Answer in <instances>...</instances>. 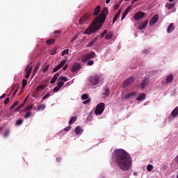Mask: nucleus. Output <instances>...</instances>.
I'll return each instance as SVG.
<instances>
[{"mask_svg": "<svg viewBox=\"0 0 178 178\" xmlns=\"http://www.w3.org/2000/svg\"><path fill=\"white\" fill-rule=\"evenodd\" d=\"M130 10H131V6H128L125 10L122 13V14L125 15V16H127V15H129V13H130Z\"/></svg>", "mask_w": 178, "mask_h": 178, "instance_id": "nucleus-25", "label": "nucleus"}, {"mask_svg": "<svg viewBox=\"0 0 178 178\" xmlns=\"http://www.w3.org/2000/svg\"><path fill=\"white\" fill-rule=\"evenodd\" d=\"M144 16H145V13L143 11H139L134 15V19L136 20V22H137V20H140V19H143Z\"/></svg>", "mask_w": 178, "mask_h": 178, "instance_id": "nucleus-7", "label": "nucleus"}, {"mask_svg": "<svg viewBox=\"0 0 178 178\" xmlns=\"http://www.w3.org/2000/svg\"><path fill=\"white\" fill-rule=\"evenodd\" d=\"M40 64H37L35 69L33 70V74H32V77H34L35 74H37V72H38V69H40Z\"/></svg>", "mask_w": 178, "mask_h": 178, "instance_id": "nucleus-23", "label": "nucleus"}, {"mask_svg": "<svg viewBox=\"0 0 178 178\" xmlns=\"http://www.w3.org/2000/svg\"><path fill=\"white\" fill-rule=\"evenodd\" d=\"M99 81H101V76L99 75L95 74L91 76L89 79V84L91 86V87L97 86V84L99 83Z\"/></svg>", "mask_w": 178, "mask_h": 178, "instance_id": "nucleus-3", "label": "nucleus"}, {"mask_svg": "<svg viewBox=\"0 0 178 178\" xmlns=\"http://www.w3.org/2000/svg\"><path fill=\"white\" fill-rule=\"evenodd\" d=\"M130 10H131V6H128L125 10L122 13V14L125 15V16H127V15H129V13H130Z\"/></svg>", "mask_w": 178, "mask_h": 178, "instance_id": "nucleus-28", "label": "nucleus"}, {"mask_svg": "<svg viewBox=\"0 0 178 178\" xmlns=\"http://www.w3.org/2000/svg\"><path fill=\"white\" fill-rule=\"evenodd\" d=\"M111 94V89L109 88H105L104 92H103V95H105L106 97H108Z\"/></svg>", "mask_w": 178, "mask_h": 178, "instance_id": "nucleus-32", "label": "nucleus"}, {"mask_svg": "<svg viewBox=\"0 0 178 178\" xmlns=\"http://www.w3.org/2000/svg\"><path fill=\"white\" fill-rule=\"evenodd\" d=\"M26 86H27V80L23 79L22 80V88H24V87H26Z\"/></svg>", "mask_w": 178, "mask_h": 178, "instance_id": "nucleus-48", "label": "nucleus"}, {"mask_svg": "<svg viewBox=\"0 0 178 178\" xmlns=\"http://www.w3.org/2000/svg\"><path fill=\"white\" fill-rule=\"evenodd\" d=\"M172 81H173V74H170L167 76L165 78V83H172Z\"/></svg>", "mask_w": 178, "mask_h": 178, "instance_id": "nucleus-19", "label": "nucleus"}, {"mask_svg": "<svg viewBox=\"0 0 178 178\" xmlns=\"http://www.w3.org/2000/svg\"><path fill=\"white\" fill-rule=\"evenodd\" d=\"M148 83H149V79H148V77H145L140 83L141 90H144L148 86Z\"/></svg>", "mask_w": 178, "mask_h": 178, "instance_id": "nucleus-9", "label": "nucleus"}, {"mask_svg": "<svg viewBox=\"0 0 178 178\" xmlns=\"http://www.w3.org/2000/svg\"><path fill=\"white\" fill-rule=\"evenodd\" d=\"M97 41V38L93 39L91 42H88L87 44V47L90 48V47H92L94 45V43Z\"/></svg>", "mask_w": 178, "mask_h": 178, "instance_id": "nucleus-35", "label": "nucleus"}, {"mask_svg": "<svg viewBox=\"0 0 178 178\" xmlns=\"http://www.w3.org/2000/svg\"><path fill=\"white\" fill-rule=\"evenodd\" d=\"M119 8H120V4L116 3V4L114 6L113 9H114L115 10H118V9H119Z\"/></svg>", "mask_w": 178, "mask_h": 178, "instance_id": "nucleus-54", "label": "nucleus"}, {"mask_svg": "<svg viewBox=\"0 0 178 178\" xmlns=\"http://www.w3.org/2000/svg\"><path fill=\"white\" fill-rule=\"evenodd\" d=\"M32 108H33V105L28 106H26V107L24 109V111H25V112H29V111L31 110Z\"/></svg>", "mask_w": 178, "mask_h": 178, "instance_id": "nucleus-40", "label": "nucleus"}, {"mask_svg": "<svg viewBox=\"0 0 178 178\" xmlns=\"http://www.w3.org/2000/svg\"><path fill=\"white\" fill-rule=\"evenodd\" d=\"M147 26H148V20H146L145 22H143L142 24H140L138 29V30H143V29H145V27H147Z\"/></svg>", "mask_w": 178, "mask_h": 178, "instance_id": "nucleus-14", "label": "nucleus"}, {"mask_svg": "<svg viewBox=\"0 0 178 178\" xmlns=\"http://www.w3.org/2000/svg\"><path fill=\"white\" fill-rule=\"evenodd\" d=\"M165 7L168 10H170V9H173L175 8V3H167Z\"/></svg>", "mask_w": 178, "mask_h": 178, "instance_id": "nucleus-31", "label": "nucleus"}, {"mask_svg": "<svg viewBox=\"0 0 178 178\" xmlns=\"http://www.w3.org/2000/svg\"><path fill=\"white\" fill-rule=\"evenodd\" d=\"M172 31H175V24L171 23L167 29V33H170Z\"/></svg>", "mask_w": 178, "mask_h": 178, "instance_id": "nucleus-15", "label": "nucleus"}, {"mask_svg": "<svg viewBox=\"0 0 178 178\" xmlns=\"http://www.w3.org/2000/svg\"><path fill=\"white\" fill-rule=\"evenodd\" d=\"M100 12H101V6H97L95 9V11L93 13L94 16H98Z\"/></svg>", "mask_w": 178, "mask_h": 178, "instance_id": "nucleus-21", "label": "nucleus"}, {"mask_svg": "<svg viewBox=\"0 0 178 178\" xmlns=\"http://www.w3.org/2000/svg\"><path fill=\"white\" fill-rule=\"evenodd\" d=\"M10 133V131L9 129H6L3 134L4 137L6 138V137L9 136Z\"/></svg>", "mask_w": 178, "mask_h": 178, "instance_id": "nucleus-43", "label": "nucleus"}, {"mask_svg": "<svg viewBox=\"0 0 178 178\" xmlns=\"http://www.w3.org/2000/svg\"><path fill=\"white\" fill-rule=\"evenodd\" d=\"M47 88V85H40L36 88V92H38V91H42V90H44Z\"/></svg>", "mask_w": 178, "mask_h": 178, "instance_id": "nucleus-22", "label": "nucleus"}, {"mask_svg": "<svg viewBox=\"0 0 178 178\" xmlns=\"http://www.w3.org/2000/svg\"><path fill=\"white\" fill-rule=\"evenodd\" d=\"M104 111H105V103H99L95 111V115H102Z\"/></svg>", "mask_w": 178, "mask_h": 178, "instance_id": "nucleus-4", "label": "nucleus"}, {"mask_svg": "<svg viewBox=\"0 0 178 178\" xmlns=\"http://www.w3.org/2000/svg\"><path fill=\"white\" fill-rule=\"evenodd\" d=\"M72 128L70 127H65V129H64V130H65V131H70V129H71Z\"/></svg>", "mask_w": 178, "mask_h": 178, "instance_id": "nucleus-59", "label": "nucleus"}, {"mask_svg": "<svg viewBox=\"0 0 178 178\" xmlns=\"http://www.w3.org/2000/svg\"><path fill=\"white\" fill-rule=\"evenodd\" d=\"M136 95H137V92H132L127 94L125 96L124 99H129V98H133V97H136Z\"/></svg>", "mask_w": 178, "mask_h": 178, "instance_id": "nucleus-17", "label": "nucleus"}, {"mask_svg": "<svg viewBox=\"0 0 178 178\" xmlns=\"http://www.w3.org/2000/svg\"><path fill=\"white\" fill-rule=\"evenodd\" d=\"M60 90V88H59L58 86H56L54 88V92H58V90Z\"/></svg>", "mask_w": 178, "mask_h": 178, "instance_id": "nucleus-57", "label": "nucleus"}, {"mask_svg": "<svg viewBox=\"0 0 178 178\" xmlns=\"http://www.w3.org/2000/svg\"><path fill=\"white\" fill-rule=\"evenodd\" d=\"M152 169H154V166L151 164H149L147 167V170L148 172H152Z\"/></svg>", "mask_w": 178, "mask_h": 178, "instance_id": "nucleus-41", "label": "nucleus"}, {"mask_svg": "<svg viewBox=\"0 0 178 178\" xmlns=\"http://www.w3.org/2000/svg\"><path fill=\"white\" fill-rule=\"evenodd\" d=\"M32 115V113L30 111H26L25 115H24V118L25 119H29V118H31Z\"/></svg>", "mask_w": 178, "mask_h": 178, "instance_id": "nucleus-38", "label": "nucleus"}, {"mask_svg": "<svg viewBox=\"0 0 178 178\" xmlns=\"http://www.w3.org/2000/svg\"><path fill=\"white\" fill-rule=\"evenodd\" d=\"M113 35V32H109L105 36L106 40H112V36Z\"/></svg>", "mask_w": 178, "mask_h": 178, "instance_id": "nucleus-30", "label": "nucleus"}, {"mask_svg": "<svg viewBox=\"0 0 178 178\" xmlns=\"http://www.w3.org/2000/svg\"><path fill=\"white\" fill-rule=\"evenodd\" d=\"M77 37H79L77 35L73 37L71 40V42H73V41H76V40H77Z\"/></svg>", "mask_w": 178, "mask_h": 178, "instance_id": "nucleus-58", "label": "nucleus"}, {"mask_svg": "<svg viewBox=\"0 0 178 178\" xmlns=\"http://www.w3.org/2000/svg\"><path fill=\"white\" fill-rule=\"evenodd\" d=\"M49 97H51V94L47 93L42 98V101H45V99H48V98H49Z\"/></svg>", "mask_w": 178, "mask_h": 178, "instance_id": "nucleus-42", "label": "nucleus"}, {"mask_svg": "<svg viewBox=\"0 0 178 178\" xmlns=\"http://www.w3.org/2000/svg\"><path fill=\"white\" fill-rule=\"evenodd\" d=\"M62 33V31H55L54 34H60Z\"/></svg>", "mask_w": 178, "mask_h": 178, "instance_id": "nucleus-60", "label": "nucleus"}, {"mask_svg": "<svg viewBox=\"0 0 178 178\" xmlns=\"http://www.w3.org/2000/svg\"><path fill=\"white\" fill-rule=\"evenodd\" d=\"M90 16L91 14L90 13L85 14L82 17L79 19V24L83 26V24H84V23H86V22L90 19Z\"/></svg>", "mask_w": 178, "mask_h": 178, "instance_id": "nucleus-6", "label": "nucleus"}, {"mask_svg": "<svg viewBox=\"0 0 178 178\" xmlns=\"http://www.w3.org/2000/svg\"><path fill=\"white\" fill-rule=\"evenodd\" d=\"M55 42V39L51 38V39H49L47 40L46 44H47V45H52V44H54Z\"/></svg>", "mask_w": 178, "mask_h": 178, "instance_id": "nucleus-33", "label": "nucleus"}, {"mask_svg": "<svg viewBox=\"0 0 178 178\" xmlns=\"http://www.w3.org/2000/svg\"><path fill=\"white\" fill-rule=\"evenodd\" d=\"M126 16L127 15H125V14L122 13L121 20H123L124 19V17H126Z\"/></svg>", "mask_w": 178, "mask_h": 178, "instance_id": "nucleus-64", "label": "nucleus"}, {"mask_svg": "<svg viewBox=\"0 0 178 178\" xmlns=\"http://www.w3.org/2000/svg\"><path fill=\"white\" fill-rule=\"evenodd\" d=\"M130 10H131V6H128L125 10L122 13V14L125 15V16H127V15H129V13H130Z\"/></svg>", "mask_w": 178, "mask_h": 178, "instance_id": "nucleus-29", "label": "nucleus"}, {"mask_svg": "<svg viewBox=\"0 0 178 178\" xmlns=\"http://www.w3.org/2000/svg\"><path fill=\"white\" fill-rule=\"evenodd\" d=\"M171 116L172 118H177L178 116V106L176 107L171 113Z\"/></svg>", "mask_w": 178, "mask_h": 178, "instance_id": "nucleus-20", "label": "nucleus"}, {"mask_svg": "<svg viewBox=\"0 0 178 178\" xmlns=\"http://www.w3.org/2000/svg\"><path fill=\"white\" fill-rule=\"evenodd\" d=\"M130 10H131V6H128L125 10L122 13V14L125 15V16H127V15H129V13H130Z\"/></svg>", "mask_w": 178, "mask_h": 178, "instance_id": "nucleus-27", "label": "nucleus"}, {"mask_svg": "<svg viewBox=\"0 0 178 178\" xmlns=\"http://www.w3.org/2000/svg\"><path fill=\"white\" fill-rule=\"evenodd\" d=\"M63 84H65V83H63V81H60L58 82L57 87H59V88H62V87H63Z\"/></svg>", "mask_w": 178, "mask_h": 178, "instance_id": "nucleus-44", "label": "nucleus"}, {"mask_svg": "<svg viewBox=\"0 0 178 178\" xmlns=\"http://www.w3.org/2000/svg\"><path fill=\"white\" fill-rule=\"evenodd\" d=\"M133 83H134V77L131 76L124 81L122 86L127 87L130 84H133Z\"/></svg>", "mask_w": 178, "mask_h": 178, "instance_id": "nucleus-8", "label": "nucleus"}, {"mask_svg": "<svg viewBox=\"0 0 178 178\" xmlns=\"http://www.w3.org/2000/svg\"><path fill=\"white\" fill-rule=\"evenodd\" d=\"M9 103V97H6V99L4 100V104L8 105Z\"/></svg>", "mask_w": 178, "mask_h": 178, "instance_id": "nucleus-56", "label": "nucleus"}, {"mask_svg": "<svg viewBox=\"0 0 178 178\" xmlns=\"http://www.w3.org/2000/svg\"><path fill=\"white\" fill-rule=\"evenodd\" d=\"M145 99V93H141L138 95V97L136 98L137 101H143V99Z\"/></svg>", "mask_w": 178, "mask_h": 178, "instance_id": "nucleus-24", "label": "nucleus"}, {"mask_svg": "<svg viewBox=\"0 0 178 178\" xmlns=\"http://www.w3.org/2000/svg\"><path fill=\"white\" fill-rule=\"evenodd\" d=\"M58 77H59V72L56 73L50 81L51 84H54L56 80H58Z\"/></svg>", "mask_w": 178, "mask_h": 178, "instance_id": "nucleus-18", "label": "nucleus"}, {"mask_svg": "<svg viewBox=\"0 0 178 178\" xmlns=\"http://www.w3.org/2000/svg\"><path fill=\"white\" fill-rule=\"evenodd\" d=\"M87 65H88V66H92V65H94V60H88L87 63Z\"/></svg>", "mask_w": 178, "mask_h": 178, "instance_id": "nucleus-51", "label": "nucleus"}, {"mask_svg": "<svg viewBox=\"0 0 178 178\" xmlns=\"http://www.w3.org/2000/svg\"><path fill=\"white\" fill-rule=\"evenodd\" d=\"M49 69V65H47L43 69L42 72L45 73L47 70Z\"/></svg>", "mask_w": 178, "mask_h": 178, "instance_id": "nucleus-55", "label": "nucleus"}, {"mask_svg": "<svg viewBox=\"0 0 178 178\" xmlns=\"http://www.w3.org/2000/svg\"><path fill=\"white\" fill-rule=\"evenodd\" d=\"M45 109V105L41 104L39 105L37 108V111H44Z\"/></svg>", "mask_w": 178, "mask_h": 178, "instance_id": "nucleus-36", "label": "nucleus"}, {"mask_svg": "<svg viewBox=\"0 0 178 178\" xmlns=\"http://www.w3.org/2000/svg\"><path fill=\"white\" fill-rule=\"evenodd\" d=\"M66 69H67V64H66V65L63 67V70L65 72V70H66Z\"/></svg>", "mask_w": 178, "mask_h": 178, "instance_id": "nucleus-63", "label": "nucleus"}, {"mask_svg": "<svg viewBox=\"0 0 178 178\" xmlns=\"http://www.w3.org/2000/svg\"><path fill=\"white\" fill-rule=\"evenodd\" d=\"M76 120H77V118L76 117H72L69 121V124H73V123H74V122H76Z\"/></svg>", "mask_w": 178, "mask_h": 178, "instance_id": "nucleus-34", "label": "nucleus"}, {"mask_svg": "<svg viewBox=\"0 0 178 178\" xmlns=\"http://www.w3.org/2000/svg\"><path fill=\"white\" fill-rule=\"evenodd\" d=\"M83 130L81 129V127H80V126H77L74 130L76 136H79V135L81 134V133H83Z\"/></svg>", "mask_w": 178, "mask_h": 178, "instance_id": "nucleus-16", "label": "nucleus"}, {"mask_svg": "<svg viewBox=\"0 0 178 178\" xmlns=\"http://www.w3.org/2000/svg\"><path fill=\"white\" fill-rule=\"evenodd\" d=\"M66 63V60H62L60 64H58V65H56L53 71L55 72H58V70H59V69H61Z\"/></svg>", "mask_w": 178, "mask_h": 178, "instance_id": "nucleus-13", "label": "nucleus"}, {"mask_svg": "<svg viewBox=\"0 0 178 178\" xmlns=\"http://www.w3.org/2000/svg\"><path fill=\"white\" fill-rule=\"evenodd\" d=\"M17 105H19V102H15L13 105H12L10 108V111H12V109H13V108H15V106H17Z\"/></svg>", "mask_w": 178, "mask_h": 178, "instance_id": "nucleus-46", "label": "nucleus"}, {"mask_svg": "<svg viewBox=\"0 0 178 178\" xmlns=\"http://www.w3.org/2000/svg\"><path fill=\"white\" fill-rule=\"evenodd\" d=\"M97 54H95V52L90 51L82 57V62H87V60H90V59H93V58H95Z\"/></svg>", "mask_w": 178, "mask_h": 178, "instance_id": "nucleus-5", "label": "nucleus"}, {"mask_svg": "<svg viewBox=\"0 0 178 178\" xmlns=\"http://www.w3.org/2000/svg\"><path fill=\"white\" fill-rule=\"evenodd\" d=\"M130 10H131V6H128L125 10L122 13V14L125 15V16H127V15H129V13H130Z\"/></svg>", "mask_w": 178, "mask_h": 178, "instance_id": "nucleus-26", "label": "nucleus"}, {"mask_svg": "<svg viewBox=\"0 0 178 178\" xmlns=\"http://www.w3.org/2000/svg\"><path fill=\"white\" fill-rule=\"evenodd\" d=\"M108 13L109 10H108V8L104 7L99 15L92 22V24L86 29L84 34H88V35H90L91 33L98 31V30H99L102 26H104V23H105V20H106Z\"/></svg>", "mask_w": 178, "mask_h": 178, "instance_id": "nucleus-2", "label": "nucleus"}, {"mask_svg": "<svg viewBox=\"0 0 178 178\" xmlns=\"http://www.w3.org/2000/svg\"><path fill=\"white\" fill-rule=\"evenodd\" d=\"M81 67V65H80V63H75L71 69L72 73H75V72H77V70H80Z\"/></svg>", "mask_w": 178, "mask_h": 178, "instance_id": "nucleus-12", "label": "nucleus"}, {"mask_svg": "<svg viewBox=\"0 0 178 178\" xmlns=\"http://www.w3.org/2000/svg\"><path fill=\"white\" fill-rule=\"evenodd\" d=\"M22 124H23V120L22 119H19V120H17L16 122H15L16 126H22Z\"/></svg>", "mask_w": 178, "mask_h": 178, "instance_id": "nucleus-37", "label": "nucleus"}, {"mask_svg": "<svg viewBox=\"0 0 178 178\" xmlns=\"http://www.w3.org/2000/svg\"><path fill=\"white\" fill-rule=\"evenodd\" d=\"M17 105H19V102H15L13 105H12L10 108V111H12V109H13V108H15V106H17Z\"/></svg>", "mask_w": 178, "mask_h": 178, "instance_id": "nucleus-45", "label": "nucleus"}, {"mask_svg": "<svg viewBox=\"0 0 178 178\" xmlns=\"http://www.w3.org/2000/svg\"><path fill=\"white\" fill-rule=\"evenodd\" d=\"M69 55V49H65L64 51H63L62 52V56H65V55Z\"/></svg>", "mask_w": 178, "mask_h": 178, "instance_id": "nucleus-47", "label": "nucleus"}, {"mask_svg": "<svg viewBox=\"0 0 178 178\" xmlns=\"http://www.w3.org/2000/svg\"><path fill=\"white\" fill-rule=\"evenodd\" d=\"M49 54L50 55H55V54H56V49H52L50 50Z\"/></svg>", "mask_w": 178, "mask_h": 178, "instance_id": "nucleus-49", "label": "nucleus"}, {"mask_svg": "<svg viewBox=\"0 0 178 178\" xmlns=\"http://www.w3.org/2000/svg\"><path fill=\"white\" fill-rule=\"evenodd\" d=\"M90 99H87V100L84 101L83 102L84 105H86V104L90 103Z\"/></svg>", "mask_w": 178, "mask_h": 178, "instance_id": "nucleus-61", "label": "nucleus"}, {"mask_svg": "<svg viewBox=\"0 0 178 178\" xmlns=\"http://www.w3.org/2000/svg\"><path fill=\"white\" fill-rule=\"evenodd\" d=\"M23 106H24V104H22L19 106H18L15 110V112H19L20 111V109H22V108H23Z\"/></svg>", "mask_w": 178, "mask_h": 178, "instance_id": "nucleus-39", "label": "nucleus"}, {"mask_svg": "<svg viewBox=\"0 0 178 178\" xmlns=\"http://www.w3.org/2000/svg\"><path fill=\"white\" fill-rule=\"evenodd\" d=\"M106 33H108V31L104 30V31L102 33V37H104V35H105V34H106Z\"/></svg>", "mask_w": 178, "mask_h": 178, "instance_id": "nucleus-62", "label": "nucleus"}, {"mask_svg": "<svg viewBox=\"0 0 178 178\" xmlns=\"http://www.w3.org/2000/svg\"><path fill=\"white\" fill-rule=\"evenodd\" d=\"M32 69H33V67L30 66V64H29L25 69V72L26 73L25 74V79H29V77H30V74H31Z\"/></svg>", "mask_w": 178, "mask_h": 178, "instance_id": "nucleus-10", "label": "nucleus"}, {"mask_svg": "<svg viewBox=\"0 0 178 178\" xmlns=\"http://www.w3.org/2000/svg\"><path fill=\"white\" fill-rule=\"evenodd\" d=\"M81 99H82L83 100L88 99V95H87V94H83V95H82V97H81Z\"/></svg>", "mask_w": 178, "mask_h": 178, "instance_id": "nucleus-50", "label": "nucleus"}, {"mask_svg": "<svg viewBox=\"0 0 178 178\" xmlns=\"http://www.w3.org/2000/svg\"><path fill=\"white\" fill-rule=\"evenodd\" d=\"M158 20H159V15H155L150 19V21L149 22V26H154V24H155V23H156V22H158Z\"/></svg>", "mask_w": 178, "mask_h": 178, "instance_id": "nucleus-11", "label": "nucleus"}, {"mask_svg": "<svg viewBox=\"0 0 178 178\" xmlns=\"http://www.w3.org/2000/svg\"><path fill=\"white\" fill-rule=\"evenodd\" d=\"M115 162L121 170H129L131 168V157L124 149H118L114 150Z\"/></svg>", "mask_w": 178, "mask_h": 178, "instance_id": "nucleus-1", "label": "nucleus"}, {"mask_svg": "<svg viewBox=\"0 0 178 178\" xmlns=\"http://www.w3.org/2000/svg\"><path fill=\"white\" fill-rule=\"evenodd\" d=\"M119 18V15H115L113 19V24H115V22H116V20H118V19Z\"/></svg>", "mask_w": 178, "mask_h": 178, "instance_id": "nucleus-53", "label": "nucleus"}, {"mask_svg": "<svg viewBox=\"0 0 178 178\" xmlns=\"http://www.w3.org/2000/svg\"><path fill=\"white\" fill-rule=\"evenodd\" d=\"M59 80H63V81H67V77L60 76L59 77Z\"/></svg>", "mask_w": 178, "mask_h": 178, "instance_id": "nucleus-52", "label": "nucleus"}]
</instances>
